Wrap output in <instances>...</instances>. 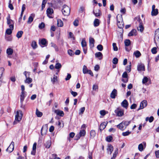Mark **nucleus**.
Instances as JSON below:
<instances>
[{
	"mask_svg": "<svg viewBox=\"0 0 159 159\" xmlns=\"http://www.w3.org/2000/svg\"><path fill=\"white\" fill-rule=\"evenodd\" d=\"M117 25L118 27L120 29H122L124 27V24L122 19V16H117Z\"/></svg>",
	"mask_w": 159,
	"mask_h": 159,
	"instance_id": "obj_1",
	"label": "nucleus"
},
{
	"mask_svg": "<svg viewBox=\"0 0 159 159\" xmlns=\"http://www.w3.org/2000/svg\"><path fill=\"white\" fill-rule=\"evenodd\" d=\"M62 10L63 14L65 16H68L70 12V8L66 5H64Z\"/></svg>",
	"mask_w": 159,
	"mask_h": 159,
	"instance_id": "obj_2",
	"label": "nucleus"
},
{
	"mask_svg": "<svg viewBox=\"0 0 159 159\" xmlns=\"http://www.w3.org/2000/svg\"><path fill=\"white\" fill-rule=\"evenodd\" d=\"M23 113L22 111L19 110L17 111L15 116V120L18 122L20 121L22 119Z\"/></svg>",
	"mask_w": 159,
	"mask_h": 159,
	"instance_id": "obj_3",
	"label": "nucleus"
},
{
	"mask_svg": "<svg viewBox=\"0 0 159 159\" xmlns=\"http://www.w3.org/2000/svg\"><path fill=\"white\" fill-rule=\"evenodd\" d=\"M115 112L116 116L119 117L122 116L124 114V110L119 107L117 108L115 110Z\"/></svg>",
	"mask_w": 159,
	"mask_h": 159,
	"instance_id": "obj_4",
	"label": "nucleus"
},
{
	"mask_svg": "<svg viewBox=\"0 0 159 159\" xmlns=\"http://www.w3.org/2000/svg\"><path fill=\"white\" fill-rule=\"evenodd\" d=\"M46 13L47 16L50 18H52L53 17V11L52 8L49 7L46 11Z\"/></svg>",
	"mask_w": 159,
	"mask_h": 159,
	"instance_id": "obj_5",
	"label": "nucleus"
},
{
	"mask_svg": "<svg viewBox=\"0 0 159 159\" xmlns=\"http://www.w3.org/2000/svg\"><path fill=\"white\" fill-rule=\"evenodd\" d=\"M146 142H143L142 143L139 144V145L138 147L139 150L140 152L143 151L146 148Z\"/></svg>",
	"mask_w": 159,
	"mask_h": 159,
	"instance_id": "obj_6",
	"label": "nucleus"
},
{
	"mask_svg": "<svg viewBox=\"0 0 159 159\" xmlns=\"http://www.w3.org/2000/svg\"><path fill=\"white\" fill-rule=\"evenodd\" d=\"M48 130V126L46 124L43 126L41 129V134L42 135H43L46 134Z\"/></svg>",
	"mask_w": 159,
	"mask_h": 159,
	"instance_id": "obj_7",
	"label": "nucleus"
},
{
	"mask_svg": "<svg viewBox=\"0 0 159 159\" xmlns=\"http://www.w3.org/2000/svg\"><path fill=\"white\" fill-rule=\"evenodd\" d=\"M14 148V143L12 141L9 146L7 149L6 151L9 153H11L13 151Z\"/></svg>",
	"mask_w": 159,
	"mask_h": 159,
	"instance_id": "obj_8",
	"label": "nucleus"
},
{
	"mask_svg": "<svg viewBox=\"0 0 159 159\" xmlns=\"http://www.w3.org/2000/svg\"><path fill=\"white\" fill-rule=\"evenodd\" d=\"M147 105V102L146 100H143L141 102L139 108L138 109L139 111L140 109H143Z\"/></svg>",
	"mask_w": 159,
	"mask_h": 159,
	"instance_id": "obj_9",
	"label": "nucleus"
},
{
	"mask_svg": "<svg viewBox=\"0 0 159 159\" xmlns=\"http://www.w3.org/2000/svg\"><path fill=\"white\" fill-rule=\"evenodd\" d=\"M9 27L10 28L7 29L6 31V33L8 35H10L12 33V30L14 29V25H10Z\"/></svg>",
	"mask_w": 159,
	"mask_h": 159,
	"instance_id": "obj_10",
	"label": "nucleus"
},
{
	"mask_svg": "<svg viewBox=\"0 0 159 159\" xmlns=\"http://www.w3.org/2000/svg\"><path fill=\"white\" fill-rule=\"evenodd\" d=\"M137 70L139 71H144L145 70V66L143 64H139L137 66Z\"/></svg>",
	"mask_w": 159,
	"mask_h": 159,
	"instance_id": "obj_11",
	"label": "nucleus"
},
{
	"mask_svg": "<svg viewBox=\"0 0 159 159\" xmlns=\"http://www.w3.org/2000/svg\"><path fill=\"white\" fill-rule=\"evenodd\" d=\"M35 16V14L34 13H32L30 14V16L29 17L27 23L28 24L31 23L33 21L34 18Z\"/></svg>",
	"mask_w": 159,
	"mask_h": 159,
	"instance_id": "obj_12",
	"label": "nucleus"
},
{
	"mask_svg": "<svg viewBox=\"0 0 159 159\" xmlns=\"http://www.w3.org/2000/svg\"><path fill=\"white\" fill-rule=\"evenodd\" d=\"M39 44L41 46H46L47 44V41L46 39H43L39 40Z\"/></svg>",
	"mask_w": 159,
	"mask_h": 159,
	"instance_id": "obj_13",
	"label": "nucleus"
},
{
	"mask_svg": "<svg viewBox=\"0 0 159 159\" xmlns=\"http://www.w3.org/2000/svg\"><path fill=\"white\" fill-rule=\"evenodd\" d=\"M36 145L37 143H34L33 146L32 150L31 152V154L34 155L35 154L36 151Z\"/></svg>",
	"mask_w": 159,
	"mask_h": 159,
	"instance_id": "obj_14",
	"label": "nucleus"
},
{
	"mask_svg": "<svg viewBox=\"0 0 159 159\" xmlns=\"http://www.w3.org/2000/svg\"><path fill=\"white\" fill-rule=\"evenodd\" d=\"M134 21L136 22V23L139 25H140L142 24V20L140 19V16H138L137 17L135 18L134 19Z\"/></svg>",
	"mask_w": 159,
	"mask_h": 159,
	"instance_id": "obj_15",
	"label": "nucleus"
},
{
	"mask_svg": "<svg viewBox=\"0 0 159 159\" xmlns=\"http://www.w3.org/2000/svg\"><path fill=\"white\" fill-rule=\"evenodd\" d=\"M54 112L57 115L61 116H63L64 114L63 111L59 110H55Z\"/></svg>",
	"mask_w": 159,
	"mask_h": 159,
	"instance_id": "obj_16",
	"label": "nucleus"
},
{
	"mask_svg": "<svg viewBox=\"0 0 159 159\" xmlns=\"http://www.w3.org/2000/svg\"><path fill=\"white\" fill-rule=\"evenodd\" d=\"M121 106L124 108L127 109L128 107V103L127 100H124V101L121 103Z\"/></svg>",
	"mask_w": 159,
	"mask_h": 159,
	"instance_id": "obj_17",
	"label": "nucleus"
},
{
	"mask_svg": "<svg viewBox=\"0 0 159 159\" xmlns=\"http://www.w3.org/2000/svg\"><path fill=\"white\" fill-rule=\"evenodd\" d=\"M51 81L52 84H54L58 81V77L57 76L54 75L52 78H51Z\"/></svg>",
	"mask_w": 159,
	"mask_h": 159,
	"instance_id": "obj_18",
	"label": "nucleus"
},
{
	"mask_svg": "<svg viewBox=\"0 0 159 159\" xmlns=\"http://www.w3.org/2000/svg\"><path fill=\"white\" fill-rule=\"evenodd\" d=\"M116 126L118 128L122 130H123L125 129V126L124 125L122 122L116 125Z\"/></svg>",
	"mask_w": 159,
	"mask_h": 159,
	"instance_id": "obj_19",
	"label": "nucleus"
},
{
	"mask_svg": "<svg viewBox=\"0 0 159 159\" xmlns=\"http://www.w3.org/2000/svg\"><path fill=\"white\" fill-rule=\"evenodd\" d=\"M157 40H159V28L157 29L155 31V39Z\"/></svg>",
	"mask_w": 159,
	"mask_h": 159,
	"instance_id": "obj_20",
	"label": "nucleus"
},
{
	"mask_svg": "<svg viewBox=\"0 0 159 159\" xmlns=\"http://www.w3.org/2000/svg\"><path fill=\"white\" fill-rule=\"evenodd\" d=\"M117 95V90L116 89H114L111 94V97L112 98L114 99Z\"/></svg>",
	"mask_w": 159,
	"mask_h": 159,
	"instance_id": "obj_21",
	"label": "nucleus"
},
{
	"mask_svg": "<svg viewBox=\"0 0 159 159\" xmlns=\"http://www.w3.org/2000/svg\"><path fill=\"white\" fill-rule=\"evenodd\" d=\"M93 13L94 14L95 16L97 17L100 16L101 15V13L99 9H98L96 11V12L93 11Z\"/></svg>",
	"mask_w": 159,
	"mask_h": 159,
	"instance_id": "obj_22",
	"label": "nucleus"
},
{
	"mask_svg": "<svg viewBox=\"0 0 159 159\" xmlns=\"http://www.w3.org/2000/svg\"><path fill=\"white\" fill-rule=\"evenodd\" d=\"M90 46L91 47H93L94 46V40L92 37H90L89 39Z\"/></svg>",
	"mask_w": 159,
	"mask_h": 159,
	"instance_id": "obj_23",
	"label": "nucleus"
},
{
	"mask_svg": "<svg viewBox=\"0 0 159 159\" xmlns=\"http://www.w3.org/2000/svg\"><path fill=\"white\" fill-rule=\"evenodd\" d=\"M27 102L26 100H20V107L22 108L25 109V106Z\"/></svg>",
	"mask_w": 159,
	"mask_h": 159,
	"instance_id": "obj_24",
	"label": "nucleus"
},
{
	"mask_svg": "<svg viewBox=\"0 0 159 159\" xmlns=\"http://www.w3.org/2000/svg\"><path fill=\"white\" fill-rule=\"evenodd\" d=\"M13 52V50L10 48H8L6 51L8 55H11L12 54Z\"/></svg>",
	"mask_w": 159,
	"mask_h": 159,
	"instance_id": "obj_25",
	"label": "nucleus"
},
{
	"mask_svg": "<svg viewBox=\"0 0 159 159\" xmlns=\"http://www.w3.org/2000/svg\"><path fill=\"white\" fill-rule=\"evenodd\" d=\"M107 124L105 122L102 123L100 126L99 129L101 131L102 130L106 127Z\"/></svg>",
	"mask_w": 159,
	"mask_h": 159,
	"instance_id": "obj_26",
	"label": "nucleus"
},
{
	"mask_svg": "<svg viewBox=\"0 0 159 159\" xmlns=\"http://www.w3.org/2000/svg\"><path fill=\"white\" fill-rule=\"evenodd\" d=\"M100 24V20L98 19H95L93 22V25L95 27L98 26Z\"/></svg>",
	"mask_w": 159,
	"mask_h": 159,
	"instance_id": "obj_27",
	"label": "nucleus"
},
{
	"mask_svg": "<svg viewBox=\"0 0 159 159\" xmlns=\"http://www.w3.org/2000/svg\"><path fill=\"white\" fill-rule=\"evenodd\" d=\"M158 13V10L157 9H156L155 10H152L151 12V15L152 16H156Z\"/></svg>",
	"mask_w": 159,
	"mask_h": 159,
	"instance_id": "obj_28",
	"label": "nucleus"
},
{
	"mask_svg": "<svg viewBox=\"0 0 159 159\" xmlns=\"http://www.w3.org/2000/svg\"><path fill=\"white\" fill-rule=\"evenodd\" d=\"M32 79L28 77L26 78V80H25L24 82L25 83L30 84L32 82Z\"/></svg>",
	"mask_w": 159,
	"mask_h": 159,
	"instance_id": "obj_29",
	"label": "nucleus"
},
{
	"mask_svg": "<svg viewBox=\"0 0 159 159\" xmlns=\"http://www.w3.org/2000/svg\"><path fill=\"white\" fill-rule=\"evenodd\" d=\"M136 31L135 29L132 30L128 34V36H131L136 35Z\"/></svg>",
	"mask_w": 159,
	"mask_h": 159,
	"instance_id": "obj_30",
	"label": "nucleus"
},
{
	"mask_svg": "<svg viewBox=\"0 0 159 159\" xmlns=\"http://www.w3.org/2000/svg\"><path fill=\"white\" fill-rule=\"evenodd\" d=\"M35 114L38 117H40L43 116V113L39 111L37 108L36 109Z\"/></svg>",
	"mask_w": 159,
	"mask_h": 159,
	"instance_id": "obj_31",
	"label": "nucleus"
},
{
	"mask_svg": "<svg viewBox=\"0 0 159 159\" xmlns=\"http://www.w3.org/2000/svg\"><path fill=\"white\" fill-rule=\"evenodd\" d=\"M51 141L50 140L48 141L45 143L44 144V146L46 148H49L51 145Z\"/></svg>",
	"mask_w": 159,
	"mask_h": 159,
	"instance_id": "obj_32",
	"label": "nucleus"
},
{
	"mask_svg": "<svg viewBox=\"0 0 159 159\" xmlns=\"http://www.w3.org/2000/svg\"><path fill=\"white\" fill-rule=\"evenodd\" d=\"M31 46L33 49H35L37 47V45L36 42L34 41H33L31 43Z\"/></svg>",
	"mask_w": 159,
	"mask_h": 159,
	"instance_id": "obj_33",
	"label": "nucleus"
},
{
	"mask_svg": "<svg viewBox=\"0 0 159 159\" xmlns=\"http://www.w3.org/2000/svg\"><path fill=\"white\" fill-rule=\"evenodd\" d=\"M7 23L8 25H9V26L10 25H13V20L10 19V17L9 16L7 18Z\"/></svg>",
	"mask_w": 159,
	"mask_h": 159,
	"instance_id": "obj_34",
	"label": "nucleus"
},
{
	"mask_svg": "<svg viewBox=\"0 0 159 159\" xmlns=\"http://www.w3.org/2000/svg\"><path fill=\"white\" fill-rule=\"evenodd\" d=\"M57 25L59 27H62L63 25L62 21L60 19H58L57 20Z\"/></svg>",
	"mask_w": 159,
	"mask_h": 159,
	"instance_id": "obj_35",
	"label": "nucleus"
},
{
	"mask_svg": "<svg viewBox=\"0 0 159 159\" xmlns=\"http://www.w3.org/2000/svg\"><path fill=\"white\" fill-rule=\"evenodd\" d=\"M113 150V146L111 145H109L108 148L107 149V150L108 152H109L110 154H111Z\"/></svg>",
	"mask_w": 159,
	"mask_h": 159,
	"instance_id": "obj_36",
	"label": "nucleus"
},
{
	"mask_svg": "<svg viewBox=\"0 0 159 159\" xmlns=\"http://www.w3.org/2000/svg\"><path fill=\"white\" fill-rule=\"evenodd\" d=\"M134 54L137 58L139 57L141 55L140 52L138 51L134 52Z\"/></svg>",
	"mask_w": 159,
	"mask_h": 159,
	"instance_id": "obj_37",
	"label": "nucleus"
},
{
	"mask_svg": "<svg viewBox=\"0 0 159 159\" xmlns=\"http://www.w3.org/2000/svg\"><path fill=\"white\" fill-rule=\"evenodd\" d=\"M154 120V117L152 116H151L150 117H147L146 118V121H149L150 123H151Z\"/></svg>",
	"mask_w": 159,
	"mask_h": 159,
	"instance_id": "obj_38",
	"label": "nucleus"
},
{
	"mask_svg": "<svg viewBox=\"0 0 159 159\" xmlns=\"http://www.w3.org/2000/svg\"><path fill=\"white\" fill-rule=\"evenodd\" d=\"M85 131L83 129L81 130L79 133V135L80 137H81V136H84L85 134Z\"/></svg>",
	"mask_w": 159,
	"mask_h": 159,
	"instance_id": "obj_39",
	"label": "nucleus"
},
{
	"mask_svg": "<svg viewBox=\"0 0 159 159\" xmlns=\"http://www.w3.org/2000/svg\"><path fill=\"white\" fill-rule=\"evenodd\" d=\"M131 122V121H122L124 125L125 126V128H126V127Z\"/></svg>",
	"mask_w": 159,
	"mask_h": 159,
	"instance_id": "obj_40",
	"label": "nucleus"
},
{
	"mask_svg": "<svg viewBox=\"0 0 159 159\" xmlns=\"http://www.w3.org/2000/svg\"><path fill=\"white\" fill-rule=\"evenodd\" d=\"M23 34V32L22 31H18L16 35V36L17 38H21L22 36V35Z\"/></svg>",
	"mask_w": 159,
	"mask_h": 159,
	"instance_id": "obj_41",
	"label": "nucleus"
},
{
	"mask_svg": "<svg viewBox=\"0 0 159 159\" xmlns=\"http://www.w3.org/2000/svg\"><path fill=\"white\" fill-rule=\"evenodd\" d=\"M81 44L83 48L87 47L86 43L85 40L84 39H82Z\"/></svg>",
	"mask_w": 159,
	"mask_h": 159,
	"instance_id": "obj_42",
	"label": "nucleus"
},
{
	"mask_svg": "<svg viewBox=\"0 0 159 159\" xmlns=\"http://www.w3.org/2000/svg\"><path fill=\"white\" fill-rule=\"evenodd\" d=\"M89 70L87 68V66L84 65L83 66V73L84 74H87V72L89 71Z\"/></svg>",
	"mask_w": 159,
	"mask_h": 159,
	"instance_id": "obj_43",
	"label": "nucleus"
},
{
	"mask_svg": "<svg viewBox=\"0 0 159 159\" xmlns=\"http://www.w3.org/2000/svg\"><path fill=\"white\" fill-rule=\"evenodd\" d=\"M51 46L53 47L56 51H58L59 50L58 47L55 43H51Z\"/></svg>",
	"mask_w": 159,
	"mask_h": 159,
	"instance_id": "obj_44",
	"label": "nucleus"
},
{
	"mask_svg": "<svg viewBox=\"0 0 159 159\" xmlns=\"http://www.w3.org/2000/svg\"><path fill=\"white\" fill-rule=\"evenodd\" d=\"M95 56L98 57H101V58H99L100 59H101L102 58V53L100 52H97L95 54Z\"/></svg>",
	"mask_w": 159,
	"mask_h": 159,
	"instance_id": "obj_45",
	"label": "nucleus"
},
{
	"mask_svg": "<svg viewBox=\"0 0 159 159\" xmlns=\"http://www.w3.org/2000/svg\"><path fill=\"white\" fill-rule=\"evenodd\" d=\"M26 9V5L25 4H23L22 5L21 12V16H23V13Z\"/></svg>",
	"mask_w": 159,
	"mask_h": 159,
	"instance_id": "obj_46",
	"label": "nucleus"
},
{
	"mask_svg": "<svg viewBox=\"0 0 159 159\" xmlns=\"http://www.w3.org/2000/svg\"><path fill=\"white\" fill-rule=\"evenodd\" d=\"M138 30L141 32H143L144 30V28L142 24L139 25V27L138 28Z\"/></svg>",
	"mask_w": 159,
	"mask_h": 159,
	"instance_id": "obj_47",
	"label": "nucleus"
},
{
	"mask_svg": "<svg viewBox=\"0 0 159 159\" xmlns=\"http://www.w3.org/2000/svg\"><path fill=\"white\" fill-rule=\"evenodd\" d=\"M96 135V133L94 130H92L90 132V135L91 138H94Z\"/></svg>",
	"mask_w": 159,
	"mask_h": 159,
	"instance_id": "obj_48",
	"label": "nucleus"
},
{
	"mask_svg": "<svg viewBox=\"0 0 159 159\" xmlns=\"http://www.w3.org/2000/svg\"><path fill=\"white\" fill-rule=\"evenodd\" d=\"M125 46H129L130 44V41L129 39H126L125 41Z\"/></svg>",
	"mask_w": 159,
	"mask_h": 159,
	"instance_id": "obj_49",
	"label": "nucleus"
},
{
	"mask_svg": "<svg viewBox=\"0 0 159 159\" xmlns=\"http://www.w3.org/2000/svg\"><path fill=\"white\" fill-rule=\"evenodd\" d=\"M61 67V64L59 63H57L55 66V68L56 69H60Z\"/></svg>",
	"mask_w": 159,
	"mask_h": 159,
	"instance_id": "obj_50",
	"label": "nucleus"
},
{
	"mask_svg": "<svg viewBox=\"0 0 159 159\" xmlns=\"http://www.w3.org/2000/svg\"><path fill=\"white\" fill-rule=\"evenodd\" d=\"M8 7L11 10H13L14 9L13 6L11 4V0H10L9 1Z\"/></svg>",
	"mask_w": 159,
	"mask_h": 159,
	"instance_id": "obj_51",
	"label": "nucleus"
},
{
	"mask_svg": "<svg viewBox=\"0 0 159 159\" xmlns=\"http://www.w3.org/2000/svg\"><path fill=\"white\" fill-rule=\"evenodd\" d=\"M44 27L45 24L43 22H42L39 25V27L40 29H42Z\"/></svg>",
	"mask_w": 159,
	"mask_h": 159,
	"instance_id": "obj_52",
	"label": "nucleus"
},
{
	"mask_svg": "<svg viewBox=\"0 0 159 159\" xmlns=\"http://www.w3.org/2000/svg\"><path fill=\"white\" fill-rule=\"evenodd\" d=\"M112 139V137L111 136H107L106 138V140L108 142H110Z\"/></svg>",
	"mask_w": 159,
	"mask_h": 159,
	"instance_id": "obj_53",
	"label": "nucleus"
},
{
	"mask_svg": "<svg viewBox=\"0 0 159 159\" xmlns=\"http://www.w3.org/2000/svg\"><path fill=\"white\" fill-rule=\"evenodd\" d=\"M97 48L98 50L99 51H102L103 50V47L102 45L99 44L97 46Z\"/></svg>",
	"mask_w": 159,
	"mask_h": 159,
	"instance_id": "obj_54",
	"label": "nucleus"
},
{
	"mask_svg": "<svg viewBox=\"0 0 159 159\" xmlns=\"http://www.w3.org/2000/svg\"><path fill=\"white\" fill-rule=\"evenodd\" d=\"M131 133V132L129 131H127L126 132H123L122 133L123 136H125L129 135Z\"/></svg>",
	"mask_w": 159,
	"mask_h": 159,
	"instance_id": "obj_55",
	"label": "nucleus"
},
{
	"mask_svg": "<svg viewBox=\"0 0 159 159\" xmlns=\"http://www.w3.org/2000/svg\"><path fill=\"white\" fill-rule=\"evenodd\" d=\"M4 70V69L3 68H1L0 69V81H1V78Z\"/></svg>",
	"mask_w": 159,
	"mask_h": 159,
	"instance_id": "obj_56",
	"label": "nucleus"
},
{
	"mask_svg": "<svg viewBox=\"0 0 159 159\" xmlns=\"http://www.w3.org/2000/svg\"><path fill=\"white\" fill-rule=\"evenodd\" d=\"M112 45L114 50L115 51H117L118 50V48L116 46V43H113Z\"/></svg>",
	"mask_w": 159,
	"mask_h": 159,
	"instance_id": "obj_57",
	"label": "nucleus"
},
{
	"mask_svg": "<svg viewBox=\"0 0 159 159\" xmlns=\"http://www.w3.org/2000/svg\"><path fill=\"white\" fill-rule=\"evenodd\" d=\"M118 62V59L116 57H115L113 59L112 62L114 64H116Z\"/></svg>",
	"mask_w": 159,
	"mask_h": 159,
	"instance_id": "obj_58",
	"label": "nucleus"
},
{
	"mask_svg": "<svg viewBox=\"0 0 159 159\" xmlns=\"http://www.w3.org/2000/svg\"><path fill=\"white\" fill-rule=\"evenodd\" d=\"M151 52L152 53L155 54L157 53V48L156 47L153 48L151 50Z\"/></svg>",
	"mask_w": 159,
	"mask_h": 159,
	"instance_id": "obj_59",
	"label": "nucleus"
},
{
	"mask_svg": "<svg viewBox=\"0 0 159 159\" xmlns=\"http://www.w3.org/2000/svg\"><path fill=\"white\" fill-rule=\"evenodd\" d=\"M24 74L25 75V78H26L30 76V72L25 71L24 72Z\"/></svg>",
	"mask_w": 159,
	"mask_h": 159,
	"instance_id": "obj_60",
	"label": "nucleus"
},
{
	"mask_svg": "<svg viewBox=\"0 0 159 159\" xmlns=\"http://www.w3.org/2000/svg\"><path fill=\"white\" fill-rule=\"evenodd\" d=\"M85 108L84 107L81 108L80 110L79 114H83L85 110Z\"/></svg>",
	"mask_w": 159,
	"mask_h": 159,
	"instance_id": "obj_61",
	"label": "nucleus"
},
{
	"mask_svg": "<svg viewBox=\"0 0 159 159\" xmlns=\"http://www.w3.org/2000/svg\"><path fill=\"white\" fill-rule=\"evenodd\" d=\"M148 79L147 77H144L142 80L143 84H145L148 82Z\"/></svg>",
	"mask_w": 159,
	"mask_h": 159,
	"instance_id": "obj_62",
	"label": "nucleus"
},
{
	"mask_svg": "<svg viewBox=\"0 0 159 159\" xmlns=\"http://www.w3.org/2000/svg\"><path fill=\"white\" fill-rule=\"evenodd\" d=\"M79 20H75L73 22L74 25L77 26L78 25Z\"/></svg>",
	"mask_w": 159,
	"mask_h": 159,
	"instance_id": "obj_63",
	"label": "nucleus"
},
{
	"mask_svg": "<svg viewBox=\"0 0 159 159\" xmlns=\"http://www.w3.org/2000/svg\"><path fill=\"white\" fill-rule=\"evenodd\" d=\"M122 77L123 78H128V75L126 72L123 73L122 75Z\"/></svg>",
	"mask_w": 159,
	"mask_h": 159,
	"instance_id": "obj_64",
	"label": "nucleus"
}]
</instances>
